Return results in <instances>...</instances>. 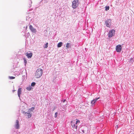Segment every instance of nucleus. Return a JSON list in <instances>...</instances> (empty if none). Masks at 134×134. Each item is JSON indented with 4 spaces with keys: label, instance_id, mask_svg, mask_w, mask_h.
<instances>
[{
    "label": "nucleus",
    "instance_id": "obj_1",
    "mask_svg": "<svg viewBox=\"0 0 134 134\" xmlns=\"http://www.w3.org/2000/svg\"><path fill=\"white\" fill-rule=\"evenodd\" d=\"M43 73V70L42 69H38L36 71L35 76L36 77L39 78L42 76Z\"/></svg>",
    "mask_w": 134,
    "mask_h": 134
},
{
    "label": "nucleus",
    "instance_id": "obj_2",
    "mask_svg": "<svg viewBox=\"0 0 134 134\" xmlns=\"http://www.w3.org/2000/svg\"><path fill=\"white\" fill-rule=\"evenodd\" d=\"M78 2V0H74L72 2V7L73 8L75 9L77 7L79 3Z\"/></svg>",
    "mask_w": 134,
    "mask_h": 134
},
{
    "label": "nucleus",
    "instance_id": "obj_3",
    "mask_svg": "<svg viewBox=\"0 0 134 134\" xmlns=\"http://www.w3.org/2000/svg\"><path fill=\"white\" fill-rule=\"evenodd\" d=\"M115 30H110L108 34V36L109 37H111L114 35Z\"/></svg>",
    "mask_w": 134,
    "mask_h": 134
},
{
    "label": "nucleus",
    "instance_id": "obj_4",
    "mask_svg": "<svg viewBox=\"0 0 134 134\" xmlns=\"http://www.w3.org/2000/svg\"><path fill=\"white\" fill-rule=\"evenodd\" d=\"M122 47L121 45L119 44L117 45L116 47V51L118 52H121L122 49Z\"/></svg>",
    "mask_w": 134,
    "mask_h": 134
},
{
    "label": "nucleus",
    "instance_id": "obj_5",
    "mask_svg": "<svg viewBox=\"0 0 134 134\" xmlns=\"http://www.w3.org/2000/svg\"><path fill=\"white\" fill-rule=\"evenodd\" d=\"M111 23V20L110 19H107L105 22L106 26L108 27H110V26Z\"/></svg>",
    "mask_w": 134,
    "mask_h": 134
},
{
    "label": "nucleus",
    "instance_id": "obj_6",
    "mask_svg": "<svg viewBox=\"0 0 134 134\" xmlns=\"http://www.w3.org/2000/svg\"><path fill=\"white\" fill-rule=\"evenodd\" d=\"M29 28L32 32L35 33L36 32V29L34 28L32 25H30L29 26Z\"/></svg>",
    "mask_w": 134,
    "mask_h": 134
},
{
    "label": "nucleus",
    "instance_id": "obj_7",
    "mask_svg": "<svg viewBox=\"0 0 134 134\" xmlns=\"http://www.w3.org/2000/svg\"><path fill=\"white\" fill-rule=\"evenodd\" d=\"M75 123L74 120L72 121L71 122V125L73 129H75L77 130V126L75 125Z\"/></svg>",
    "mask_w": 134,
    "mask_h": 134
},
{
    "label": "nucleus",
    "instance_id": "obj_8",
    "mask_svg": "<svg viewBox=\"0 0 134 134\" xmlns=\"http://www.w3.org/2000/svg\"><path fill=\"white\" fill-rule=\"evenodd\" d=\"M22 88H19L18 91V94L19 97L20 98V95L21 93Z\"/></svg>",
    "mask_w": 134,
    "mask_h": 134
},
{
    "label": "nucleus",
    "instance_id": "obj_9",
    "mask_svg": "<svg viewBox=\"0 0 134 134\" xmlns=\"http://www.w3.org/2000/svg\"><path fill=\"white\" fill-rule=\"evenodd\" d=\"M15 127L17 129H18L19 128V121L18 120H16V124H15Z\"/></svg>",
    "mask_w": 134,
    "mask_h": 134
},
{
    "label": "nucleus",
    "instance_id": "obj_10",
    "mask_svg": "<svg viewBox=\"0 0 134 134\" xmlns=\"http://www.w3.org/2000/svg\"><path fill=\"white\" fill-rule=\"evenodd\" d=\"M26 55L28 58H31L32 56V53H29L27 52L26 53Z\"/></svg>",
    "mask_w": 134,
    "mask_h": 134
},
{
    "label": "nucleus",
    "instance_id": "obj_11",
    "mask_svg": "<svg viewBox=\"0 0 134 134\" xmlns=\"http://www.w3.org/2000/svg\"><path fill=\"white\" fill-rule=\"evenodd\" d=\"M25 114H27V117H26V118H29L31 117V114L30 113H28L27 112H25Z\"/></svg>",
    "mask_w": 134,
    "mask_h": 134
},
{
    "label": "nucleus",
    "instance_id": "obj_12",
    "mask_svg": "<svg viewBox=\"0 0 134 134\" xmlns=\"http://www.w3.org/2000/svg\"><path fill=\"white\" fill-rule=\"evenodd\" d=\"M62 42H60L57 45V47H61L62 45Z\"/></svg>",
    "mask_w": 134,
    "mask_h": 134
},
{
    "label": "nucleus",
    "instance_id": "obj_13",
    "mask_svg": "<svg viewBox=\"0 0 134 134\" xmlns=\"http://www.w3.org/2000/svg\"><path fill=\"white\" fill-rule=\"evenodd\" d=\"M66 47L67 48H69L70 47V44L69 43H67Z\"/></svg>",
    "mask_w": 134,
    "mask_h": 134
},
{
    "label": "nucleus",
    "instance_id": "obj_14",
    "mask_svg": "<svg viewBox=\"0 0 134 134\" xmlns=\"http://www.w3.org/2000/svg\"><path fill=\"white\" fill-rule=\"evenodd\" d=\"M109 6H106L105 7V10L106 11H107L109 9Z\"/></svg>",
    "mask_w": 134,
    "mask_h": 134
},
{
    "label": "nucleus",
    "instance_id": "obj_15",
    "mask_svg": "<svg viewBox=\"0 0 134 134\" xmlns=\"http://www.w3.org/2000/svg\"><path fill=\"white\" fill-rule=\"evenodd\" d=\"M31 88L30 86L27 87L26 88V89L29 91H30L31 90Z\"/></svg>",
    "mask_w": 134,
    "mask_h": 134
},
{
    "label": "nucleus",
    "instance_id": "obj_16",
    "mask_svg": "<svg viewBox=\"0 0 134 134\" xmlns=\"http://www.w3.org/2000/svg\"><path fill=\"white\" fill-rule=\"evenodd\" d=\"M48 44V43H47L45 44L44 47V48H47Z\"/></svg>",
    "mask_w": 134,
    "mask_h": 134
},
{
    "label": "nucleus",
    "instance_id": "obj_17",
    "mask_svg": "<svg viewBox=\"0 0 134 134\" xmlns=\"http://www.w3.org/2000/svg\"><path fill=\"white\" fill-rule=\"evenodd\" d=\"M9 78L10 79H15V77L13 76H9Z\"/></svg>",
    "mask_w": 134,
    "mask_h": 134
},
{
    "label": "nucleus",
    "instance_id": "obj_18",
    "mask_svg": "<svg viewBox=\"0 0 134 134\" xmlns=\"http://www.w3.org/2000/svg\"><path fill=\"white\" fill-rule=\"evenodd\" d=\"M95 102H96L94 100H93L91 102V104L92 105L94 104Z\"/></svg>",
    "mask_w": 134,
    "mask_h": 134
},
{
    "label": "nucleus",
    "instance_id": "obj_19",
    "mask_svg": "<svg viewBox=\"0 0 134 134\" xmlns=\"http://www.w3.org/2000/svg\"><path fill=\"white\" fill-rule=\"evenodd\" d=\"M34 109V108L32 107L31 108L29 109V110L31 111H32Z\"/></svg>",
    "mask_w": 134,
    "mask_h": 134
},
{
    "label": "nucleus",
    "instance_id": "obj_20",
    "mask_svg": "<svg viewBox=\"0 0 134 134\" xmlns=\"http://www.w3.org/2000/svg\"><path fill=\"white\" fill-rule=\"evenodd\" d=\"M36 84V83L35 82H32L31 83V86H35Z\"/></svg>",
    "mask_w": 134,
    "mask_h": 134
},
{
    "label": "nucleus",
    "instance_id": "obj_21",
    "mask_svg": "<svg viewBox=\"0 0 134 134\" xmlns=\"http://www.w3.org/2000/svg\"><path fill=\"white\" fill-rule=\"evenodd\" d=\"M80 121L79 120H77L75 124H77L78 122L80 123Z\"/></svg>",
    "mask_w": 134,
    "mask_h": 134
},
{
    "label": "nucleus",
    "instance_id": "obj_22",
    "mask_svg": "<svg viewBox=\"0 0 134 134\" xmlns=\"http://www.w3.org/2000/svg\"><path fill=\"white\" fill-rule=\"evenodd\" d=\"M58 114V113L57 112H56L55 114V117L56 118Z\"/></svg>",
    "mask_w": 134,
    "mask_h": 134
},
{
    "label": "nucleus",
    "instance_id": "obj_23",
    "mask_svg": "<svg viewBox=\"0 0 134 134\" xmlns=\"http://www.w3.org/2000/svg\"><path fill=\"white\" fill-rule=\"evenodd\" d=\"M99 98V97L98 98H96L93 100H94V101H95L96 102V101Z\"/></svg>",
    "mask_w": 134,
    "mask_h": 134
},
{
    "label": "nucleus",
    "instance_id": "obj_24",
    "mask_svg": "<svg viewBox=\"0 0 134 134\" xmlns=\"http://www.w3.org/2000/svg\"><path fill=\"white\" fill-rule=\"evenodd\" d=\"M24 62L26 63H27L26 60L25 59H24Z\"/></svg>",
    "mask_w": 134,
    "mask_h": 134
},
{
    "label": "nucleus",
    "instance_id": "obj_25",
    "mask_svg": "<svg viewBox=\"0 0 134 134\" xmlns=\"http://www.w3.org/2000/svg\"><path fill=\"white\" fill-rule=\"evenodd\" d=\"M65 99L63 101V102H65Z\"/></svg>",
    "mask_w": 134,
    "mask_h": 134
},
{
    "label": "nucleus",
    "instance_id": "obj_26",
    "mask_svg": "<svg viewBox=\"0 0 134 134\" xmlns=\"http://www.w3.org/2000/svg\"><path fill=\"white\" fill-rule=\"evenodd\" d=\"M83 132H84V131H83Z\"/></svg>",
    "mask_w": 134,
    "mask_h": 134
}]
</instances>
